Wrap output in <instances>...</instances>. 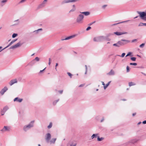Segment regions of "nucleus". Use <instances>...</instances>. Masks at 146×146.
Returning a JSON list of instances; mask_svg holds the SVG:
<instances>
[{"label": "nucleus", "instance_id": "obj_34", "mask_svg": "<svg viewBox=\"0 0 146 146\" xmlns=\"http://www.w3.org/2000/svg\"><path fill=\"white\" fill-rule=\"evenodd\" d=\"M113 46H117L118 47H119V46L118 43V42H117L116 43L114 44H113Z\"/></svg>", "mask_w": 146, "mask_h": 146}, {"label": "nucleus", "instance_id": "obj_51", "mask_svg": "<svg viewBox=\"0 0 146 146\" xmlns=\"http://www.w3.org/2000/svg\"><path fill=\"white\" fill-rule=\"evenodd\" d=\"M106 39H105L104 40H106L109 41L110 40L109 38H108L107 37H106Z\"/></svg>", "mask_w": 146, "mask_h": 146}, {"label": "nucleus", "instance_id": "obj_1", "mask_svg": "<svg viewBox=\"0 0 146 146\" xmlns=\"http://www.w3.org/2000/svg\"><path fill=\"white\" fill-rule=\"evenodd\" d=\"M34 121H31L28 125H25L23 127V130L26 131L30 129L31 127H33Z\"/></svg>", "mask_w": 146, "mask_h": 146}, {"label": "nucleus", "instance_id": "obj_41", "mask_svg": "<svg viewBox=\"0 0 146 146\" xmlns=\"http://www.w3.org/2000/svg\"><path fill=\"white\" fill-rule=\"evenodd\" d=\"M126 68L127 72H129V67L128 66H127Z\"/></svg>", "mask_w": 146, "mask_h": 146}, {"label": "nucleus", "instance_id": "obj_13", "mask_svg": "<svg viewBox=\"0 0 146 146\" xmlns=\"http://www.w3.org/2000/svg\"><path fill=\"white\" fill-rule=\"evenodd\" d=\"M9 131V128L7 126H4L3 128L1 130V131L2 132H5Z\"/></svg>", "mask_w": 146, "mask_h": 146}, {"label": "nucleus", "instance_id": "obj_46", "mask_svg": "<svg viewBox=\"0 0 146 146\" xmlns=\"http://www.w3.org/2000/svg\"><path fill=\"white\" fill-rule=\"evenodd\" d=\"M5 112H4L3 110H2L1 111V114L2 115H3Z\"/></svg>", "mask_w": 146, "mask_h": 146}, {"label": "nucleus", "instance_id": "obj_16", "mask_svg": "<svg viewBox=\"0 0 146 146\" xmlns=\"http://www.w3.org/2000/svg\"><path fill=\"white\" fill-rule=\"evenodd\" d=\"M22 99H20L18 97L15 98L14 100V102L17 101L19 102H21L22 101Z\"/></svg>", "mask_w": 146, "mask_h": 146}, {"label": "nucleus", "instance_id": "obj_56", "mask_svg": "<svg viewBox=\"0 0 146 146\" xmlns=\"http://www.w3.org/2000/svg\"><path fill=\"white\" fill-rule=\"evenodd\" d=\"M84 84H81L79 86V87H82L84 86Z\"/></svg>", "mask_w": 146, "mask_h": 146}, {"label": "nucleus", "instance_id": "obj_31", "mask_svg": "<svg viewBox=\"0 0 146 146\" xmlns=\"http://www.w3.org/2000/svg\"><path fill=\"white\" fill-rule=\"evenodd\" d=\"M13 44V43L11 41L8 45L6 47H5V48L4 49H3L4 50V49H5L6 48L8 47H9V46H11V45L12 44Z\"/></svg>", "mask_w": 146, "mask_h": 146}, {"label": "nucleus", "instance_id": "obj_17", "mask_svg": "<svg viewBox=\"0 0 146 146\" xmlns=\"http://www.w3.org/2000/svg\"><path fill=\"white\" fill-rule=\"evenodd\" d=\"M82 13V14H83L85 16H88L89 15L90 13V12L88 11H86V12H80Z\"/></svg>", "mask_w": 146, "mask_h": 146}, {"label": "nucleus", "instance_id": "obj_15", "mask_svg": "<svg viewBox=\"0 0 146 146\" xmlns=\"http://www.w3.org/2000/svg\"><path fill=\"white\" fill-rule=\"evenodd\" d=\"M107 74L109 75H113L115 74V72L113 70L111 69L109 72L107 73Z\"/></svg>", "mask_w": 146, "mask_h": 146}, {"label": "nucleus", "instance_id": "obj_23", "mask_svg": "<svg viewBox=\"0 0 146 146\" xmlns=\"http://www.w3.org/2000/svg\"><path fill=\"white\" fill-rule=\"evenodd\" d=\"M146 26V23H140L138 25V26Z\"/></svg>", "mask_w": 146, "mask_h": 146}, {"label": "nucleus", "instance_id": "obj_62", "mask_svg": "<svg viewBox=\"0 0 146 146\" xmlns=\"http://www.w3.org/2000/svg\"><path fill=\"white\" fill-rule=\"evenodd\" d=\"M141 123V122H139V123H137V125H139Z\"/></svg>", "mask_w": 146, "mask_h": 146}, {"label": "nucleus", "instance_id": "obj_32", "mask_svg": "<svg viewBox=\"0 0 146 146\" xmlns=\"http://www.w3.org/2000/svg\"><path fill=\"white\" fill-rule=\"evenodd\" d=\"M143 12H145V13H146V10H145V12H140V11H137V13L139 15V16L141 18V14L142 13H143Z\"/></svg>", "mask_w": 146, "mask_h": 146}, {"label": "nucleus", "instance_id": "obj_12", "mask_svg": "<svg viewBox=\"0 0 146 146\" xmlns=\"http://www.w3.org/2000/svg\"><path fill=\"white\" fill-rule=\"evenodd\" d=\"M127 33L125 32H116L113 33L114 34H115L117 35H121L123 34H127Z\"/></svg>", "mask_w": 146, "mask_h": 146}, {"label": "nucleus", "instance_id": "obj_19", "mask_svg": "<svg viewBox=\"0 0 146 146\" xmlns=\"http://www.w3.org/2000/svg\"><path fill=\"white\" fill-rule=\"evenodd\" d=\"M98 134H94L91 136V138L92 139H93L94 138H96L98 137Z\"/></svg>", "mask_w": 146, "mask_h": 146}, {"label": "nucleus", "instance_id": "obj_4", "mask_svg": "<svg viewBox=\"0 0 146 146\" xmlns=\"http://www.w3.org/2000/svg\"><path fill=\"white\" fill-rule=\"evenodd\" d=\"M130 41L129 40H125V39H121V40H119L118 41V43L119 46V47L122 45H124L127 43L129 42Z\"/></svg>", "mask_w": 146, "mask_h": 146}, {"label": "nucleus", "instance_id": "obj_27", "mask_svg": "<svg viewBox=\"0 0 146 146\" xmlns=\"http://www.w3.org/2000/svg\"><path fill=\"white\" fill-rule=\"evenodd\" d=\"M8 109V108L7 106H6L4 107L3 109V110L5 112Z\"/></svg>", "mask_w": 146, "mask_h": 146}, {"label": "nucleus", "instance_id": "obj_7", "mask_svg": "<svg viewBox=\"0 0 146 146\" xmlns=\"http://www.w3.org/2000/svg\"><path fill=\"white\" fill-rule=\"evenodd\" d=\"M8 90V88H7L6 86H5L1 90L0 92V93L2 95H3Z\"/></svg>", "mask_w": 146, "mask_h": 146}, {"label": "nucleus", "instance_id": "obj_25", "mask_svg": "<svg viewBox=\"0 0 146 146\" xmlns=\"http://www.w3.org/2000/svg\"><path fill=\"white\" fill-rule=\"evenodd\" d=\"M42 30V29H38L37 30L34 31L33 32L34 33H36V34H37V33H38L39 31H41Z\"/></svg>", "mask_w": 146, "mask_h": 146}, {"label": "nucleus", "instance_id": "obj_3", "mask_svg": "<svg viewBox=\"0 0 146 146\" xmlns=\"http://www.w3.org/2000/svg\"><path fill=\"white\" fill-rule=\"evenodd\" d=\"M84 18V16L83 14H81L79 15L76 18V22L79 24L82 23L83 22L82 21Z\"/></svg>", "mask_w": 146, "mask_h": 146}, {"label": "nucleus", "instance_id": "obj_37", "mask_svg": "<svg viewBox=\"0 0 146 146\" xmlns=\"http://www.w3.org/2000/svg\"><path fill=\"white\" fill-rule=\"evenodd\" d=\"M76 10V8H73L72 9H71L69 11L70 13L71 12H73L75 11Z\"/></svg>", "mask_w": 146, "mask_h": 146}, {"label": "nucleus", "instance_id": "obj_36", "mask_svg": "<svg viewBox=\"0 0 146 146\" xmlns=\"http://www.w3.org/2000/svg\"><path fill=\"white\" fill-rule=\"evenodd\" d=\"M33 60H34L35 61V60H36L37 61H39V60H40V59L38 57H36L35 58V59H33Z\"/></svg>", "mask_w": 146, "mask_h": 146}, {"label": "nucleus", "instance_id": "obj_39", "mask_svg": "<svg viewBox=\"0 0 146 146\" xmlns=\"http://www.w3.org/2000/svg\"><path fill=\"white\" fill-rule=\"evenodd\" d=\"M130 65H132L136 66V65H137V63H130Z\"/></svg>", "mask_w": 146, "mask_h": 146}, {"label": "nucleus", "instance_id": "obj_54", "mask_svg": "<svg viewBox=\"0 0 146 146\" xmlns=\"http://www.w3.org/2000/svg\"><path fill=\"white\" fill-rule=\"evenodd\" d=\"M47 1V0H44L42 3L45 4V3Z\"/></svg>", "mask_w": 146, "mask_h": 146}, {"label": "nucleus", "instance_id": "obj_11", "mask_svg": "<svg viewBox=\"0 0 146 146\" xmlns=\"http://www.w3.org/2000/svg\"><path fill=\"white\" fill-rule=\"evenodd\" d=\"M17 81L16 79H13L11 80L9 84L10 86H11L15 83H17Z\"/></svg>", "mask_w": 146, "mask_h": 146}, {"label": "nucleus", "instance_id": "obj_63", "mask_svg": "<svg viewBox=\"0 0 146 146\" xmlns=\"http://www.w3.org/2000/svg\"><path fill=\"white\" fill-rule=\"evenodd\" d=\"M141 73L142 74H143L144 75H145V76H146V74L145 73H143V72H141Z\"/></svg>", "mask_w": 146, "mask_h": 146}, {"label": "nucleus", "instance_id": "obj_10", "mask_svg": "<svg viewBox=\"0 0 146 146\" xmlns=\"http://www.w3.org/2000/svg\"><path fill=\"white\" fill-rule=\"evenodd\" d=\"M138 141V140L136 139H131L128 141L126 143V144H128L130 143H131L132 144H134L136 142Z\"/></svg>", "mask_w": 146, "mask_h": 146}, {"label": "nucleus", "instance_id": "obj_58", "mask_svg": "<svg viewBox=\"0 0 146 146\" xmlns=\"http://www.w3.org/2000/svg\"><path fill=\"white\" fill-rule=\"evenodd\" d=\"M104 120V117H103L102 118V120H101L100 122H102Z\"/></svg>", "mask_w": 146, "mask_h": 146}, {"label": "nucleus", "instance_id": "obj_45", "mask_svg": "<svg viewBox=\"0 0 146 146\" xmlns=\"http://www.w3.org/2000/svg\"><path fill=\"white\" fill-rule=\"evenodd\" d=\"M96 22V21H94L93 22H92V23H89V24H88V25L89 26H91V25H92L94 23H95Z\"/></svg>", "mask_w": 146, "mask_h": 146}, {"label": "nucleus", "instance_id": "obj_48", "mask_svg": "<svg viewBox=\"0 0 146 146\" xmlns=\"http://www.w3.org/2000/svg\"><path fill=\"white\" fill-rule=\"evenodd\" d=\"M26 1V0H21L19 2V3H23Z\"/></svg>", "mask_w": 146, "mask_h": 146}, {"label": "nucleus", "instance_id": "obj_55", "mask_svg": "<svg viewBox=\"0 0 146 146\" xmlns=\"http://www.w3.org/2000/svg\"><path fill=\"white\" fill-rule=\"evenodd\" d=\"M58 64L57 63H56V65H55V67H56V68H55V69L56 70H57V69H56V67L58 66Z\"/></svg>", "mask_w": 146, "mask_h": 146}, {"label": "nucleus", "instance_id": "obj_35", "mask_svg": "<svg viewBox=\"0 0 146 146\" xmlns=\"http://www.w3.org/2000/svg\"><path fill=\"white\" fill-rule=\"evenodd\" d=\"M133 61H135L136 60V58L135 57H132L130 58Z\"/></svg>", "mask_w": 146, "mask_h": 146}, {"label": "nucleus", "instance_id": "obj_33", "mask_svg": "<svg viewBox=\"0 0 146 146\" xmlns=\"http://www.w3.org/2000/svg\"><path fill=\"white\" fill-rule=\"evenodd\" d=\"M52 126V123H50L49 124V125L48 126V129H50L51 128Z\"/></svg>", "mask_w": 146, "mask_h": 146}, {"label": "nucleus", "instance_id": "obj_43", "mask_svg": "<svg viewBox=\"0 0 146 146\" xmlns=\"http://www.w3.org/2000/svg\"><path fill=\"white\" fill-rule=\"evenodd\" d=\"M131 54H132V53L131 52H129L127 53V55L126 56V57H127V56L130 55Z\"/></svg>", "mask_w": 146, "mask_h": 146}, {"label": "nucleus", "instance_id": "obj_18", "mask_svg": "<svg viewBox=\"0 0 146 146\" xmlns=\"http://www.w3.org/2000/svg\"><path fill=\"white\" fill-rule=\"evenodd\" d=\"M45 6V5L43 3H42L40 4L38 7L37 9H39L40 8H42L44 7Z\"/></svg>", "mask_w": 146, "mask_h": 146}, {"label": "nucleus", "instance_id": "obj_6", "mask_svg": "<svg viewBox=\"0 0 146 146\" xmlns=\"http://www.w3.org/2000/svg\"><path fill=\"white\" fill-rule=\"evenodd\" d=\"M51 138V135L50 133H47L45 135V139L47 142L48 143Z\"/></svg>", "mask_w": 146, "mask_h": 146}, {"label": "nucleus", "instance_id": "obj_50", "mask_svg": "<svg viewBox=\"0 0 146 146\" xmlns=\"http://www.w3.org/2000/svg\"><path fill=\"white\" fill-rule=\"evenodd\" d=\"M137 41V39H134L133 40L131 41V42H134L135 41Z\"/></svg>", "mask_w": 146, "mask_h": 146}, {"label": "nucleus", "instance_id": "obj_28", "mask_svg": "<svg viewBox=\"0 0 146 146\" xmlns=\"http://www.w3.org/2000/svg\"><path fill=\"white\" fill-rule=\"evenodd\" d=\"M7 1V0H3L1 1V6H3L4 5V4H3V3H6Z\"/></svg>", "mask_w": 146, "mask_h": 146}, {"label": "nucleus", "instance_id": "obj_64", "mask_svg": "<svg viewBox=\"0 0 146 146\" xmlns=\"http://www.w3.org/2000/svg\"><path fill=\"white\" fill-rule=\"evenodd\" d=\"M102 82V84L103 85H104V86H105V84L104 83V82Z\"/></svg>", "mask_w": 146, "mask_h": 146}, {"label": "nucleus", "instance_id": "obj_21", "mask_svg": "<svg viewBox=\"0 0 146 146\" xmlns=\"http://www.w3.org/2000/svg\"><path fill=\"white\" fill-rule=\"evenodd\" d=\"M56 139V138H52L50 141V142L51 143L54 144L55 143V141Z\"/></svg>", "mask_w": 146, "mask_h": 146}, {"label": "nucleus", "instance_id": "obj_8", "mask_svg": "<svg viewBox=\"0 0 146 146\" xmlns=\"http://www.w3.org/2000/svg\"><path fill=\"white\" fill-rule=\"evenodd\" d=\"M77 1L78 0H65L62 1V4H63L69 2H75Z\"/></svg>", "mask_w": 146, "mask_h": 146}, {"label": "nucleus", "instance_id": "obj_2", "mask_svg": "<svg viewBox=\"0 0 146 146\" xmlns=\"http://www.w3.org/2000/svg\"><path fill=\"white\" fill-rule=\"evenodd\" d=\"M106 38V36H100L98 37H95L94 38L93 40L95 42H101L104 40Z\"/></svg>", "mask_w": 146, "mask_h": 146}, {"label": "nucleus", "instance_id": "obj_30", "mask_svg": "<svg viewBox=\"0 0 146 146\" xmlns=\"http://www.w3.org/2000/svg\"><path fill=\"white\" fill-rule=\"evenodd\" d=\"M18 34L17 33H13L12 35V37L13 38H15L17 36Z\"/></svg>", "mask_w": 146, "mask_h": 146}, {"label": "nucleus", "instance_id": "obj_5", "mask_svg": "<svg viewBox=\"0 0 146 146\" xmlns=\"http://www.w3.org/2000/svg\"><path fill=\"white\" fill-rule=\"evenodd\" d=\"M22 45V44L21 43V42L20 41L18 43H17V44H15V45H13L11 46L9 48L10 49H15L16 48H17L18 47H20Z\"/></svg>", "mask_w": 146, "mask_h": 146}, {"label": "nucleus", "instance_id": "obj_53", "mask_svg": "<svg viewBox=\"0 0 146 146\" xmlns=\"http://www.w3.org/2000/svg\"><path fill=\"white\" fill-rule=\"evenodd\" d=\"M63 92V90H59V91H58V92L61 94H62V93Z\"/></svg>", "mask_w": 146, "mask_h": 146}, {"label": "nucleus", "instance_id": "obj_49", "mask_svg": "<svg viewBox=\"0 0 146 146\" xmlns=\"http://www.w3.org/2000/svg\"><path fill=\"white\" fill-rule=\"evenodd\" d=\"M107 6V5H103L102 6V8L103 9H104L105 7H106Z\"/></svg>", "mask_w": 146, "mask_h": 146}, {"label": "nucleus", "instance_id": "obj_57", "mask_svg": "<svg viewBox=\"0 0 146 146\" xmlns=\"http://www.w3.org/2000/svg\"><path fill=\"white\" fill-rule=\"evenodd\" d=\"M142 123L143 124H146V120H145L143 121Z\"/></svg>", "mask_w": 146, "mask_h": 146}, {"label": "nucleus", "instance_id": "obj_29", "mask_svg": "<svg viewBox=\"0 0 146 146\" xmlns=\"http://www.w3.org/2000/svg\"><path fill=\"white\" fill-rule=\"evenodd\" d=\"M59 99H58L57 100L54 101L53 102V105L54 106L59 101Z\"/></svg>", "mask_w": 146, "mask_h": 146}, {"label": "nucleus", "instance_id": "obj_44", "mask_svg": "<svg viewBox=\"0 0 146 146\" xmlns=\"http://www.w3.org/2000/svg\"><path fill=\"white\" fill-rule=\"evenodd\" d=\"M108 84H106V86H104V89H105L108 87V86H109V85Z\"/></svg>", "mask_w": 146, "mask_h": 146}, {"label": "nucleus", "instance_id": "obj_20", "mask_svg": "<svg viewBox=\"0 0 146 146\" xmlns=\"http://www.w3.org/2000/svg\"><path fill=\"white\" fill-rule=\"evenodd\" d=\"M35 63V61L34 60H32L31 62H29L28 64V65L32 66Z\"/></svg>", "mask_w": 146, "mask_h": 146}, {"label": "nucleus", "instance_id": "obj_14", "mask_svg": "<svg viewBox=\"0 0 146 146\" xmlns=\"http://www.w3.org/2000/svg\"><path fill=\"white\" fill-rule=\"evenodd\" d=\"M75 36V35H72V36H69L68 37L62 39H61V40H68L70 39L71 38H72L74 37Z\"/></svg>", "mask_w": 146, "mask_h": 146}, {"label": "nucleus", "instance_id": "obj_61", "mask_svg": "<svg viewBox=\"0 0 146 146\" xmlns=\"http://www.w3.org/2000/svg\"><path fill=\"white\" fill-rule=\"evenodd\" d=\"M51 58H49V62H51Z\"/></svg>", "mask_w": 146, "mask_h": 146}, {"label": "nucleus", "instance_id": "obj_47", "mask_svg": "<svg viewBox=\"0 0 146 146\" xmlns=\"http://www.w3.org/2000/svg\"><path fill=\"white\" fill-rule=\"evenodd\" d=\"M91 28L90 27V26L88 27L86 29V31H88L89 30H90V29H91Z\"/></svg>", "mask_w": 146, "mask_h": 146}, {"label": "nucleus", "instance_id": "obj_26", "mask_svg": "<svg viewBox=\"0 0 146 146\" xmlns=\"http://www.w3.org/2000/svg\"><path fill=\"white\" fill-rule=\"evenodd\" d=\"M135 85V84L132 82H130L129 83V86H134Z\"/></svg>", "mask_w": 146, "mask_h": 146}, {"label": "nucleus", "instance_id": "obj_9", "mask_svg": "<svg viewBox=\"0 0 146 146\" xmlns=\"http://www.w3.org/2000/svg\"><path fill=\"white\" fill-rule=\"evenodd\" d=\"M141 18L144 21H146V13L143 12L142 14H141Z\"/></svg>", "mask_w": 146, "mask_h": 146}, {"label": "nucleus", "instance_id": "obj_22", "mask_svg": "<svg viewBox=\"0 0 146 146\" xmlns=\"http://www.w3.org/2000/svg\"><path fill=\"white\" fill-rule=\"evenodd\" d=\"M129 21V20H127V21H124L121 22H119V23H118L114 24H112L111 25V26H115V25H117V24H120V23H123L127 22H128V21Z\"/></svg>", "mask_w": 146, "mask_h": 146}, {"label": "nucleus", "instance_id": "obj_24", "mask_svg": "<svg viewBox=\"0 0 146 146\" xmlns=\"http://www.w3.org/2000/svg\"><path fill=\"white\" fill-rule=\"evenodd\" d=\"M104 139V138L103 137H101L100 138L99 136H98V137L97 138V140L98 141H102Z\"/></svg>", "mask_w": 146, "mask_h": 146}, {"label": "nucleus", "instance_id": "obj_38", "mask_svg": "<svg viewBox=\"0 0 146 146\" xmlns=\"http://www.w3.org/2000/svg\"><path fill=\"white\" fill-rule=\"evenodd\" d=\"M125 53H123L121 55V56L120 55H117V56H121L122 57H123L125 55Z\"/></svg>", "mask_w": 146, "mask_h": 146}, {"label": "nucleus", "instance_id": "obj_60", "mask_svg": "<svg viewBox=\"0 0 146 146\" xmlns=\"http://www.w3.org/2000/svg\"><path fill=\"white\" fill-rule=\"evenodd\" d=\"M136 114V113H133L132 116H134Z\"/></svg>", "mask_w": 146, "mask_h": 146}, {"label": "nucleus", "instance_id": "obj_52", "mask_svg": "<svg viewBox=\"0 0 146 146\" xmlns=\"http://www.w3.org/2000/svg\"><path fill=\"white\" fill-rule=\"evenodd\" d=\"M17 39H15V40H13L12 41V42L13 43H14V42H15V41H16L17 40Z\"/></svg>", "mask_w": 146, "mask_h": 146}, {"label": "nucleus", "instance_id": "obj_40", "mask_svg": "<svg viewBox=\"0 0 146 146\" xmlns=\"http://www.w3.org/2000/svg\"><path fill=\"white\" fill-rule=\"evenodd\" d=\"M145 45V44L143 43L140 45L139 47L141 48H143L144 46Z\"/></svg>", "mask_w": 146, "mask_h": 146}, {"label": "nucleus", "instance_id": "obj_42", "mask_svg": "<svg viewBox=\"0 0 146 146\" xmlns=\"http://www.w3.org/2000/svg\"><path fill=\"white\" fill-rule=\"evenodd\" d=\"M67 74L68 75L70 76V78H72V75L70 72H67Z\"/></svg>", "mask_w": 146, "mask_h": 146}, {"label": "nucleus", "instance_id": "obj_59", "mask_svg": "<svg viewBox=\"0 0 146 146\" xmlns=\"http://www.w3.org/2000/svg\"><path fill=\"white\" fill-rule=\"evenodd\" d=\"M46 68H44L43 70H40V73H41Z\"/></svg>", "mask_w": 146, "mask_h": 146}]
</instances>
